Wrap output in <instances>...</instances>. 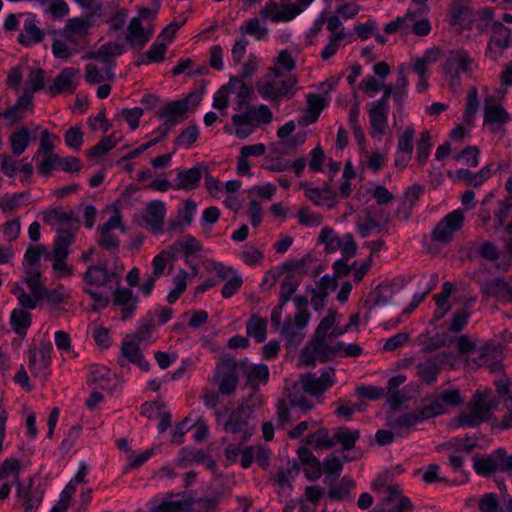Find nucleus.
I'll use <instances>...</instances> for the list:
<instances>
[{
	"mask_svg": "<svg viewBox=\"0 0 512 512\" xmlns=\"http://www.w3.org/2000/svg\"><path fill=\"white\" fill-rule=\"evenodd\" d=\"M123 264L115 257L113 264L109 266L107 261L99 259L97 264H90L83 274L82 290L94 300L93 310L106 308L110 303V297L100 289L113 288L122 282Z\"/></svg>",
	"mask_w": 512,
	"mask_h": 512,
	"instance_id": "1",
	"label": "nucleus"
},
{
	"mask_svg": "<svg viewBox=\"0 0 512 512\" xmlns=\"http://www.w3.org/2000/svg\"><path fill=\"white\" fill-rule=\"evenodd\" d=\"M298 78L289 74L284 76L279 68H270L256 83L258 94L270 103L290 100L296 94Z\"/></svg>",
	"mask_w": 512,
	"mask_h": 512,
	"instance_id": "2",
	"label": "nucleus"
},
{
	"mask_svg": "<svg viewBox=\"0 0 512 512\" xmlns=\"http://www.w3.org/2000/svg\"><path fill=\"white\" fill-rule=\"evenodd\" d=\"M3 27L6 31L20 30L17 41L24 47L39 44L45 36L44 30L40 28V21L30 12L8 14Z\"/></svg>",
	"mask_w": 512,
	"mask_h": 512,
	"instance_id": "3",
	"label": "nucleus"
},
{
	"mask_svg": "<svg viewBox=\"0 0 512 512\" xmlns=\"http://www.w3.org/2000/svg\"><path fill=\"white\" fill-rule=\"evenodd\" d=\"M495 407L496 403L490 392L477 390L468 405V410L458 416L457 426L477 427L490 419Z\"/></svg>",
	"mask_w": 512,
	"mask_h": 512,
	"instance_id": "4",
	"label": "nucleus"
},
{
	"mask_svg": "<svg viewBox=\"0 0 512 512\" xmlns=\"http://www.w3.org/2000/svg\"><path fill=\"white\" fill-rule=\"evenodd\" d=\"M472 461L474 471L481 477H490L498 472L512 475V454L508 455L504 448L495 449L489 454L476 455Z\"/></svg>",
	"mask_w": 512,
	"mask_h": 512,
	"instance_id": "5",
	"label": "nucleus"
},
{
	"mask_svg": "<svg viewBox=\"0 0 512 512\" xmlns=\"http://www.w3.org/2000/svg\"><path fill=\"white\" fill-rule=\"evenodd\" d=\"M248 404H241L234 409L228 416L227 409L215 412L216 422L223 426L226 433L238 434L242 442L247 441L252 436L248 420L250 413L246 411Z\"/></svg>",
	"mask_w": 512,
	"mask_h": 512,
	"instance_id": "6",
	"label": "nucleus"
},
{
	"mask_svg": "<svg viewBox=\"0 0 512 512\" xmlns=\"http://www.w3.org/2000/svg\"><path fill=\"white\" fill-rule=\"evenodd\" d=\"M465 362L471 369L487 368L490 372L502 370V346L486 343L474 351V356H467Z\"/></svg>",
	"mask_w": 512,
	"mask_h": 512,
	"instance_id": "7",
	"label": "nucleus"
},
{
	"mask_svg": "<svg viewBox=\"0 0 512 512\" xmlns=\"http://www.w3.org/2000/svg\"><path fill=\"white\" fill-rule=\"evenodd\" d=\"M473 64L472 58L463 49L452 50L446 56L443 64V71L450 78V86L456 90L461 86V72L471 70Z\"/></svg>",
	"mask_w": 512,
	"mask_h": 512,
	"instance_id": "8",
	"label": "nucleus"
},
{
	"mask_svg": "<svg viewBox=\"0 0 512 512\" xmlns=\"http://www.w3.org/2000/svg\"><path fill=\"white\" fill-rule=\"evenodd\" d=\"M491 101L492 97L485 99L483 111L484 126H487L492 134L503 137L506 133L505 126L511 122L512 117L502 104L491 103Z\"/></svg>",
	"mask_w": 512,
	"mask_h": 512,
	"instance_id": "9",
	"label": "nucleus"
},
{
	"mask_svg": "<svg viewBox=\"0 0 512 512\" xmlns=\"http://www.w3.org/2000/svg\"><path fill=\"white\" fill-rule=\"evenodd\" d=\"M313 1L314 0H297L293 4L283 5V9H279L276 2H267L261 9L260 15L274 23L289 22L306 10Z\"/></svg>",
	"mask_w": 512,
	"mask_h": 512,
	"instance_id": "10",
	"label": "nucleus"
},
{
	"mask_svg": "<svg viewBox=\"0 0 512 512\" xmlns=\"http://www.w3.org/2000/svg\"><path fill=\"white\" fill-rule=\"evenodd\" d=\"M464 223V215L461 210H455L442 218L432 231V239L442 244L452 241L455 232L459 231Z\"/></svg>",
	"mask_w": 512,
	"mask_h": 512,
	"instance_id": "11",
	"label": "nucleus"
},
{
	"mask_svg": "<svg viewBox=\"0 0 512 512\" xmlns=\"http://www.w3.org/2000/svg\"><path fill=\"white\" fill-rule=\"evenodd\" d=\"M426 402L425 406L431 418H434L446 413L448 407L461 405L464 402V399L458 389H449L438 394L431 395L426 399Z\"/></svg>",
	"mask_w": 512,
	"mask_h": 512,
	"instance_id": "12",
	"label": "nucleus"
},
{
	"mask_svg": "<svg viewBox=\"0 0 512 512\" xmlns=\"http://www.w3.org/2000/svg\"><path fill=\"white\" fill-rule=\"evenodd\" d=\"M95 20L85 15L71 18L67 21L62 35L70 44L81 47L85 44Z\"/></svg>",
	"mask_w": 512,
	"mask_h": 512,
	"instance_id": "13",
	"label": "nucleus"
},
{
	"mask_svg": "<svg viewBox=\"0 0 512 512\" xmlns=\"http://www.w3.org/2000/svg\"><path fill=\"white\" fill-rule=\"evenodd\" d=\"M188 103L189 98L161 103L156 111V116L173 128L188 118Z\"/></svg>",
	"mask_w": 512,
	"mask_h": 512,
	"instance_id": "14",
	"label": "nucleus"
},
{
	"mask_svg": "<svg viewBox=\"0 0 512 512\" xmlns=\"http://www.w3.org/2000/svg\"><path fill=\"white\" fill-rule=\"evenodd\" d=\"M123 52L122 44L118 42H107L101 45L96 51L87 53L84 58L99 60L105 66L108 79L113 80L115 77L114 68L116 66L114 58L122 55Z\"/></svg>",
	"mask_w": 512,
	"mask_h": 512,
	"instance_id": "15",
	"label": "nucleus"
},
{
	"mask_svg": "<svg viewBox=\"0 0 512 512\" xmlns=\"http://www.w3.org/2000/svg\"><path fill=\"white\" fill-rule=\"evenodd\" d=\"M334 383V374L330 371H323L319 376L315 373L301 375L295 387L299 385L304 392L312 396H319L333 386Z\"/></svg>",
	"mask_w": 512,
	"mask_h": 512,
	"instance_id": "16",
	"label": "nucleus"
},
{
	"mask_svg": "<svg viewBox=\"0 0 512 512\" xmlns=\"http://www.w3.org/2000/svg\"><path fill=\"white\" fill-rule=\"evenodd\" d=\"M219 379L218 390L223 395H231L237 388L238 375L240 373L238 362L224 360L216 367Z\"/></svg>",
	"mask_w": 512,
	"mask_h": 512,
	"instance_id": "17",
	"label": "nucleus"
},
{
	"mask_svg": "<svg viewBox=\"0 0 512 512\" xmlns=\"http://www.w3.org/2000/svg\"><path fill=\"white\" fill-rule=\"evenodd\" d=\"M165 216L166 205L163 201H149L141 214L142 224L153 234H162Z\"/></svg>",
	"mask_w": 512,
	"mask_h": 512,
	"instance_id": "18",
	"label": "nucleus"
},
{
	"mask_svg": "<svg viewBox=\"0 0 512 512\" xmlns=\"http://www.w3.org/2000/svg\"><path fill=\"white\" fill-rule=\"evenodd\" d=\"M139 297L133 290L125 287L115 286L112 294V303L120 309V319L126 321L130 319L138 306Z\"/></svg>",
	"mask_w": 512,
	"mask_h": 512,
	"instance_id": "19",
	"label": "nucleus"
},
{
	"mask_svg": "<svg viewBox=\"0 0 512 512\" xmlns=\"http://www.w3.org/2000/svg\"><path fill=\"white\" fill-rule=\"evenodd\" d=\"M413 504L410 499L402 495L399 485L388 487V495L381 506L376 507L373 512H412Z\"/></svg>",
	"mask_w": 512,
	"mask_h": 512,
	"instance_id": "20",
	"label": "nucleus"
},
{
	"mask_svg": "<svg viewBox=\"0 0 512 512\" xmlns=\"http://www.w3.org/2000/svg\"><path fill=\"white\" fill-rule=\"evenodd\" d=\"M480 289L486 297H493L502 303H512V286L503 278L495 277L481 282Z\"/></svg>",
	"mask_w": 512,
	"mask_h": 512,
	"instance_id": "21",
	"label": "nucleus"
},
{
	"mask_svg": "<svg viewBox=\"0 0 512 512\" xmlns=\"http://www.w3.org/2000/svg\"><path fill=\"white\" fill-rule=\"evenodd\" d=\"M389 104L371 102L368 109V117L373 137L383 136L388 128Z\"/></svg>",
	"mask_w": 512,
	"mask_h": 512,
	"instance_id": "22",
	"label": "nucleus"
},
{
	"mask_svg": "<svg viewBox=\"0 0 512 512\" xmlns=\"http://www.w3.org/2000/svg\"><path fill=\"white\" fill-rule=\"evenodd\" d=\"M240 373L246 378V384L257 390L260 384H266L269 378V369L266 364H249L247 360L238 362Z\"/></svg>",
	"mask_w": 512,
	"mask_h": 512,
	"instance_id": "23",
	"label": "nucleus"
},
{
	"mask_svg": "<svg viewBox=\"0 0 512 512\" xmlns=\"http://www.w3.org/2000/svg\"><path fill=\"white\" fill-rule=\"evenodd\" d=\"M510 29L501 22H494L491 27L487 53L496 59L509 46Z\"/></svg>",
	"mask_w": 512,
	"mask_h": 512,
	"instance_id": "24",
	"label": "nucleus"
},
{
	"mask_svg": "<svg viewBox=\"0 0 512 512\" xmlns=\"http://www.w3.org/2000/svg\"><path fill=\"white\" fill-rule=\"evenodd\" d=\"M17 498L24 512H36L41 504L43 492L37 487H33V479H29L28 486L23 483H17Z\"/></svg>",
	"mask_w": 512,
	"mask_h": 512,
	"instance_id": "25",
	"label": "nucleus"
},
{
	"mask_svg": "<svg viewBox=\"0 0 512 512\" xmlns=\"http://www.w3.org/2000/svg\"><path fill=\"white\" fill-rule=\"evenodd\" d=\"M44 222L56 228L79 230V217L73 211H66L61 207L53 208L45 213Z\"/></svg>",
	"mask_w": 512,
	"mask_h": 512,
	"instance_id": "26",
	"label": "nucleus"
},
{
	"mask_svg": "<svg viewBox=\"0 0 512 512\" xmlns=\"http://www.w3.org/2000/svg\"><path fill=\"white\" fill-rule=\"evenodd\" d=\"M79 69L73 67L63 68L55 77L52 85L48 87V92L52 95H58L64 92L74 93L77 87L76 76Z\"/></svg>",
	"mask_w": 512,
	"mask_h": 512,
	"instance_id": "27",
	"label": "nucleus"
},
{
	"mask_svg": "<svg viewBox=\"0 0 512 512\" xmlns=\"http://www.w3.org/2000/svg\"><path fill=\"white\" fill-rule=\"evenodd\" d=\"M310 320L309 311H297L294 318H287L282 326L281 334L291 343L301 339V330L305 329Z\"/></svg>",
	"mask_w": 512,
	"mask_h": 512,
	"instance_id": "28",
	"label": "nucleus"
},
{
	"mask_svg": "<svg viewBox=\"0 0 512 512\" xmlns=\"http://www.w3.org/2000/svg\"><path fill=\"white\" fill-rule=\"evenodd\" d=\"M123 359H119V364L123 367L126 362L137 365L142 371L150 369L149 362L144 358L138 343L134 341H124L121 347Z\"/></svg>",
	"mask_w": 512,
	"mask_h": 512,
	"instance_id": "29",
	"label": "nucleus"
},
{
	"mask_svg": "<svg viewBox=\"0 0 512 512\" xmlns=\"http://www.w3.org/2000/svg\"><path fill=\"white\" fill-rule=\"evenodd\" d=\"M254 107H248L245 111L234 114L231 118L233 125L235 126V135L239 139H244L253 133L255 122Z\"/></svg>",
	"mask_w": 512,
	"mask_h": 512,
	"instance_id": "30",
	"label": "nucleus"
},
{
	"mask_svg": "<svg viewBox=\"0 0 512 512\" xmlns=\"http://www.w3.org/2000/svg\"><path fill=\"white\" fill-rule=\"evenodd\" d=\"M429 419H431V416L426 406L424 405L423 407L416 409L414 411L406 412L391 418L390 426L394 429L411 428L414 425Z\"/></svg>",
	"mask_w": 512,
	"mask_h": 512,
	"instance_id": "31",
	"label": "nucleus"
},
{
	"mask_svg": "<svg viewBox=\"0 0 512 512\" xmlns=\"http://www.w3.org/2000/svg\"><path fill=\"white\" fill-rule=\"evenodd\" d=\"M230 94H235L234 110L240 111L248 106L249 100L253 93L250 86L245 84L240 78L231 77L227 83Z\"/></svg>",
	"mask_w": 512,
	"mask_h": 512,
	"instance_id": "32",
	"label": "nucleus"
},
{
	"mask_svg": "<svg viewBox=\"0 0 512 512\" xmlns=\"http://www.w3.org/2000/svg\"><path fill=\"white\" fill-rule=\"evenodd\" d=\"M480 512H512L511 496H504L502 505L495 493H485L478 501Z\"/></svg>",
	"mask_w": 512,
	"mask_h": 512,
	"instance_id": "33",
	"label": "nucleus"
},
{
	"mask_svg": "<svg viewBox=\"0 0 512 512\" xmlns=\"http://www.w3.org/2000/svg\"><path fill=\"white\" fill-rule=\"evenodd\" d=\"M202 178V171L199 166L180 171L173 181L175 190H194L199 186Z\"/></svg>",
	"mask_w": 512,
	"mask_h": 512,
	"instance_id": "34",
	"label": "nucleus"
},
{
	"mask_svg": "<svg viewBox=\"0 0 512 512\" xmlns=\"http://www.w3.org/2000/svg\"><path fill=\"white\" fill-rule=\"evenodd\" d=\"M449 15L453 24L461 26H469L474 21V14L468 0H454L449 7Z\"/></svg>",
	"mask_w": 512,
	"mask_h": 512,
	"instance_id": "35",
	"label": "nucleus"
},
{
	"mask_svg": "<svg viewBox=\"0 0 512 512\" xmlns=\"http://www.w3.org/2000/svg\"><path fill=\"white\" fill-rule=\"evenodd\" d=\"M152 32L145 31L140 18L134 17L131 19L126 34V41L137 47H143L151 39Z\"/></svg>",
	"mask_w": 512,
	"mask_h": 512,
	"instance_id": "36",
	"label": "nucleus"
},
{
	"mask_svg": "<svg viewBox=\"0 0 512 512\" xmlns=\"http://www.w3.org/2000/svg\"><path fill=\"white\" fill-rule=\"evenodd\" d=\"M78 230L56 228V237L53 241V251L51 254L69 255L70 246L75 242Z\"/></svg>",
	"mask_w": 512,
	"mask_h": 512,
	"instance_id": "37",
	"label": "nucleus"
},
{
	"mask_svg": "<svg viewBox=\"0 0 512 512\" xmlns=\"http://www.w3.org/2000/svg\"><path fill=\"white\" fill-rule=\"evenodd\" d=\"M441 55V50L437 47L426 49L422 56L412 59V68L416 74H429L428 68L435 64Z\"/></svg>",
	"mask_w": 512,
	"mask_h": 512,
	"instance_id": "38",
	"label": "nucleus"
},
{
	"mask_svg": "<svg viewBox=\"0 0 512 512\" xmlns=\"http://www.w3.org/2000/svg\"><path fill=\"white\" fill-rule=\"evenodd\" d=\"M84 11L85 16L98 19L107 17L112 11L109 2H98L97 0H74Z\"/></svg>",
	"mask_w": 512,
	"mask_h": 512,
	"instance_id": "39",
	"label": "nucleus"
},
{
	"mask_svg": "<svg viewBox=\"0 0 512 512\" xmlns=\"http://www.w3.org/2000/svg\"><path fill=\"white\" fill-rule=\"evenodd\" d=\"M197 211V204L191 199L183 202V206L178 208L176 220L169 221L168 225L171 230L177 229L178 226H188L192 223Z\"/></svg>",
	"mask_w": 512,
	"mask_h": 512,
	"instance_id": "40",
	"label": "nucleus"
},
{
	"mask_svg": "<svg viewBox=\"0 0 512 512\" xmlns=\"http://www.w3.org/2000/svg\"><path fill=\"white\" fill-rule=\"evenodd\" d=\"M31 141L30 131L27 127L21 126L9 137L10 148L13 156H20L28 148Z\"/></svg>",
	"mask_w": 512,
	"mask_h": 512,
	"instance_id": "41",
	"label": "nucleus"
},
{
	"mask_svg": "<svg viewBox=\"0 0 512 512\" xmlns=\"http://www.w3.org/2000/svg\"><path fill=\"white\" fill-rule=\"evenodd\" d=\"M426 7H417L412 10V17L408 20V28L411 27L412 31L417 36H426L431 32V24L429 20L422 15L426 12Z\"/></svg>",
	"mask_w": 512,
	"mask_h": 512,
	"instance_id": "42",
	"label": "nucleus"
},
{
	"mask_svg": "<svg viewBox=\"0 0 512 512\" xmlns=\"http://www.w3.org/2000/svg\"><path fill=\"white\" fill-rule=\"evenodd\" d=\"M30 292L37 298L45 292V285L41 281V273L38 267H26L22 277Z\"/></svg>",
	"mask_w": 512,
	"mask_h": 512,
	"instance_id": "43",
	"label": "nucleus"
},
{
	"mask_svg": "<svg viewBox=\"0 0 512 512\" xmlns=\"http://www.w3.org/2000/svg\"><path fill=\"white\" fill-rule=\"evenodd\" d=\"M330 339L331 338L325 336H314L312 343L313 352L323 360H326L332 356H337V353H339V348L342 346L341 344H338V342L330 344Z\"/></svg>",
	"mask_w": 512,
	"mask_h": 512,
	"instance_id": "44",
	"label": "nucleus"
},
{
	"mask_svg": "<svg viewBox=\"0 0 512 512\" xmlns=\"http://www.w3.org/2000/svg\"><path fill=\"white\" fill-rule=\"evenodd\" d=\"M50 365L49 351L42 350L40 353L30 352L29 369L37 377H44Z\"/></svg>",
	"mask_w": 512,
	"mask_h": 512,
	"instance_id": "45",
	"label": "nucleus"
},
{
	"mask_svg": "<svg viewBox=\"0 0 512 512\" xmlns=\"http://www.w3.org/2000/svg\"><path fill=\"white\" fill-rule=\"evenodd\" d=\"M32 323L31 313L21 308H16L11 312L10 325L13 331L18 335L26 333Z\"/></svg>",
	"mask_w": 512,
	"mask_h": 512,
	"instance_id": "46",
	"label": "nucleus"
},
{
	"mask_svg": "<svg viewBox=\"0 0 512 512\" xmlns=\"http://www.w3.org/2000/svg\"><path fill=\"white\" fill-rule=\"evenodd\" d=\"M360 438V431L349 429L347 427H338L333 435L335 443H339L343 450L349 451L354 448L355 443Z\"/></svg>",
	"mask_w": 512,
	"mask_h": 512,
	"instance_id": "47",
	"label": "nucleus"
},
{
	"mask_svg": "<svg viewBox=\"0 0 512 512\" xmlns=\"http://www.w3.org/2000/svg\"><path fill=\"white\" fill-rule=\"evenodd\" d=\"M306 443L315 450L330 449L335 445V441L329 436V431L325 427L318 428L315 432L310 433Z\"/></svg>",
	"mask_w": 512,
	"mask_h": 512,
	"instance_id": "48",
	"label": "nucleus"
},
{
	"mask_svg": "<svg viewBox=\"0 0 512 512\" xmlns=\"http://www.w3.org/2000/svg\"><path fill=\"white\" fill-rule=\"evenodd\" d=\"M199 128L197 125H189L181 130L174 140L173 153L179 148H190L199 138Z\"/></svg>",
	"mask_w": 512,
	"mask_h": 512,
	"instance_id": "49",
	"label": "nucleus"
},
{
	"mask_svg": "<svg viewBox=\"0 0 512 512\" xmlns=\"http://www.w3.org/2000/svg\"><path fill=\"white\" fill-rule=\"evenodd\" d=\"M299 460L311 468V473L306 475L309 479H317L321 476V463L307 447H300L297 450Z\"/></svg>",
	"mask_w": 512,
	"mask_h": 512,
	"instance_id": "50",
	"label": "nucleus"
},
{
	"mask_svg": "<svg viewBox=\"0 0 512 512\" xmlns=\"http://www.w3.org/2000/svg\"><path fill=\"white\" fill-rule=\"evenodd\" d=\"M331 247L338 248L341 251L343 258L350 259L357 253V246L354 241L353 235L347 233L342 237H332Z\"/></svg>",
	"mask_w": 512,
	"mask_h": 512,
	"instance_id": "51",
	"label": "nucleus"
},
{
	"mask_svg": "<svg viewBox=\"0 0 512 512\" xmlns=\"http://www.w3.org/2000/svg\"><path fill=\"white\" fill-rule=\"evenodd\" d=\"M479 100L476 87H472L467 94L465 110L462 115L463 123L472 127L474 125L475 115L478 111Z\"/></svg>",
	"mask_w": 512,
	"mask_h": 512,
	"instance_id": "52",
	"label": "nucleus"
},
{
	"mask_svg": "<svg viewBox=\"0 0 512 512\" xmlns=\"http://www.w3.org/2000/svg\"><path fill=\"white\" fill-rule=\"evenodd\" d=\"M266 330L267 321L258 315H253L247 322V335L253 337L257 343H262L266 339Z\"/></svg>",
	"mask_w": 512,
	"mask_h": 512,
	"instance_id": "53",
	"label": "nucleus"
},
{
	"mask_svg": "<svg viewBox=\"0 0 512 512\" xmlns=\"http://www.w3.org/2000/svg\"><path fill=\"white\" fill-rule=\"evenodd\" d=\"M397 75L396 82L392 84L394 90L393 101L395 104L401 105L408 95L409 81L402 66L399 67Z\"/></svg>",
	"mask_w": 512,
	"mask_h": 512,
	"instance_id": "54",
	"label": "nucleus"
},
{
	"mask_svg": "<svg viewBox=\"0 0 512 512\" xmlns=\"http://www.w3.org/2000/svg\"><path fill=\"white\" fill-rule=\"evenodd\" d=\"M193 505V499L188 498L184 501L164 500L161 503L149 508V512H182L190 509Z\"/></svg>",
	"mask_w": 512,
	"mask_h": 512,
	"instance_id": "55",
	"label": "nucleus"
},
{
	"mask_svg": "<svg viewBox=\"0 0 512 512\" xmlns=\"http://www.w3.org/2000/svg\"><path fill=\"white\" fill-rule=\"evenodd\" d=\"M439 374L438 364L431 359L425 360L417 365V375L427 384L436 382Z\"/></svg>",
	"mask_w": 512,
	"mask_h": 512,
	"instance_id": "56",
	"label": "nucleus"
},
{
	"mask_svg": "<svg viewBox=\"0 0 512 512\" xmlns=\"http://www.w3.org/2000/svg\"><path fill=\"white\" fill-rule=\"evenodd\" d=\"M423 188L420 185H412L405 193L402 207L404 209L403 219L409 218L410 212L418 199L423 195Z\"/></svg>",
	"mask_w": 512,
	"mask_h": 512,
	"instance_id": "57",
	"label": "nucleus"
},
{
	"mask_svg": "<svg viewBox=\"0 0 512 512\" xmlns=\"http://www.w3.org/2000/svg\"><path fill=\"white\" fill-rule=\"evenodd\" d=\"M299 286L298 279L293 275H288L284 278V280L281 283L280 288V309L283 308V306L289 302L291 299V296L296 292L297 288Z\"/></svg>",
	"mask_w": 512,
	"mask_h": 512,
	"instance_id": "58",
	"label": "nucleus"
},
{
	"mask_svg": "<svg viewBox=\"0 0 512 512\" xmlns=\"http://www.w3.org/2000/svg\"><path fill=\"white\" fill-rule=\"evenodd\" d=\"M167 51V44L164 42L153 43L149 50L145 53L144 57L138 64L159 63L164 60Z\"/></svg>",
	"mask_w": 512,
	"mask_h": 512,
	"instance_id": "59",
	"label": "nucleus"
},
{
	"mask_svg": "<svg viewBox=\"0 0 512 512\" xmlns=\"http://www.w3.org/2000/svg\"><path fill=\"white\" fill-rule=\"evenodd\" d=\"M68 256L69 255L48 254L45 257L46 260L52 262V268L57 272L59 278L72 275V268L66 263Z\"/></svg>",
	"mask_w": 512,
	"mask_h": 512,
	"instance_id": "60",
	"label": "nucleus"
},
{
	"mask_svg": "<svg viewBox=\"0 0 512 512\" xmlns=\"http://www.w3.org/2000/svg\"><path fill=\"white\" fill-rule=\"evenodd\" d=\"M64 39H55L52 43V52L56 58L67 59L79 50V46L70 44Z\"/></svg>",
	"mask_w": 512,
	"mask_h": 512,
	"instance_id": "61",
	"label": "nucleus"
},
{
	"mask_svg": "<svg viewBox=\"0 0 512 512\" xmlns=\"http://www.w3.org/2000/svg\"><path fill=\"white\" fill-rule=\"evenodd\" d=\"M42 159L37 162L38 173L49 176L54 169L59 168V156L55 153L42 154Z\"/></svg>",
	"mask_w": 512,
	"mask_h": 512,
	"instance_id": "62",
	"label": "nucleus"
},
{
	"mask_svg": "<svg viewBox=\"0 0 512 512\" xmlns=\"http://www.w3.org/2000/svg\"><path fill=\"white\" fill-rule=\"evenodd\" d=\"M432 148V143L430 140V133L428 131H423L420 134V138L417 141L416 145V155L417 160L420 164H424L427 160V158L430 155V151Z\"/></svg>",
	"mask_w": 512,
	"mask_h": 512,
	"instance_id": "63",
	"label": "nucleus"
},
{
	"mask_svg": "<svg viewBox=\"0 0 512 512\" xmlns=\"http://www.w3.org/2000/svg\"><path fill=\"white\" fill-rule=\"evenodd\" d=\"M97 230L99 233V238H98L99 246L108 251H112V252L118 251V248L120 245V241H119L118 237L112 231L102 230L99 228Z\"/></svg>",
	"mask_w": 512,
	"mask_h": 512,
	"instance_id": "64",
	"label": "nucleus"
}]
</instances>
